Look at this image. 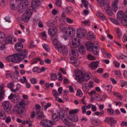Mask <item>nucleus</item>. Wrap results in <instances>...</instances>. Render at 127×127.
<instances>
[{
  "mask_svg": "<svg viewBox=\"0 0 127 127\" xmlns=\"http://www.w3.org/2000/svg\"><path fill=\"white\" fill-rule=\"evenodd\" d=\"M59 118L68 127H75L74 124L70 122V120L64 110L61 109L59 112L56 111L52 113V118L54 121H58Z\"/></svg>",
  "mask_w": 127,
  "mask_h": 127,
  "instance_id": "obj_1",
  "label": "nucleus"
},
{
  "mask_svg": "<svg viewBox=\"0 0 127 127\" xmlns=\"http://www.w3.org/2000/svg\"><path fill=\"white\" fill-rule=\"evenodd\" d=\"M92 76V74L90 72H82L79 71L76 76L77 81L79 83H82L84 81H87Z\"/></svg>",
  "mask_w": 127,
  "mask_h": 127,
  "instance_id": "obj_2",
  "label": "nucleus"
},
{
  "mask_svg": "<svg viewBox=\"0 0 127 127\" xmlns=\"http://www.w3.org/2000/svg\"><path fill=\"white\" fill-rule=\"evenodd\" d=\"M53 43L55 48L61 54L64 55L67 54L68 49L67 46L64 45H60V42L56 38L54 39Z\"/></svg>",
  "mask_w": 127,
  "mask_h": 127,
  "instance_id": "obj_3",
  "label": "nucleus"
},
{
  "mask_svg": "<svg viewBox=\"0 0 127 127\" xmlns=\"http://www.w3.org/2000/svg\"><path fill=\"white\" fill-rule=\"evenodd\" d=\"M63 34L65 36H64L63 38L65 40L67 39L68 37H73L75 34L76 31L75 30L71 27H66L64 28L62 30Z\"/></svg>",
  "mask_w": 127,
  "mask_h": 127,
  "instance_id": "obj_4",
  "label": "nucleus"
},
{
  "mask_svg": "<svg viewBox=\"0 0 127 127\" xmlns=\"http://www.w3.org/2000/svg\"><path fill=\"white\" fill-rule=\"evenodd\" d=\"M25 105L24 101H22L14 106L13 111L17 114H21L23 112Z\"/></svg>",
  "mask_w": 127,
  "mask_h": 127,
  "instance_id": "obj_5",
  "label": "nucleus"
},
{
  "mask_svg": "<svg viewBox=\"0 0 127 127\" xmlns=\"http://www.w3.org/2000/svg\"><path fill=\"white\" fill-rule=\"evenodd\" d=\"M32 13V9H27L22 16V20L25 22H28L31 17Z\"/></svg>",
  "mask_w": 127,
  "mask_h": 127,
  "instance_id": "obj_6",
  "label": "nucleus"
},
{
  "mask_svg": "<svg viewBox=\"0 0 127 127\" xmlns=\"http://www.w3.org/2000/svg\"><path fill=\"white\" fill-rule=\"evenodd\" d=\"M7 61L17 62L22 60L19 54H16L7 56L6 58Z\"/></svg>",
  "mask_w": 127,
  "mask_h": 127,
  "instance_id": "obj_7",
  "label": "nucleus"
},
{
  "mask_svg": "<svg viewBox=\"0 0 127 127\" xmlns=\"http://www.w3.org/2000/svg\"><path fill=\"white\" fill-rule=\"evenodd\" d=\"M81 40L76 38L71 39L69 41V45L71 48H76L80 45Z\"/></svg>",
  "mask_w": 127,
  "mask_h": 127,
  "instance_id": "obj_8",
  "label": "nucleus"
},
{
  "mask_svg": "<svg viewBox=\"0 0 127 127\" xmlns=\"http://www.w3.org/2000/svg\"><path fill=\"white\" fill-rule=\"evenodd\" d=\"M28 4L27 1H25L22 3H19L17 10V12L19 13H22L25 11L26 7Z\"/></svg>",
  "mask_w": 127,
  "mask_h": 127,
  "instance_id": "obj_9",
  "label": "nucleus"
},
{
  "mask_svg": "<svg viewBox=\"0 0 127 127\" xmlns=\"http://www.w3.org/2000/svg\"><path fill=\"white\" fill-rule=\"evenodd\" d=\"M57 31V29L55 27L50 28L48 30V34L52 37V39L53 40V41L54 39L56 38L58 40L56 35Z\"/></svg>",
  "mask_w": 127,
  "mask_h": 127,
  "instance_id": "obj_10",
  "label": "nucleus"
},
{
  "mask_svg": "<svg viewBox=\"0 0 127 127\" xmlns=\"http://www.w3.org/2000/svg\"><path fill=\"white\" fill-rule=\"evenodd\" d=\"M2 106L6 112H8L11 110V105L9 101H4L2 103Z\"/></svg>",
  "mask_w": 127,
  "mask_h": 127,
  "instance_id": "obj_11",
  "label": "nucleus"
},
{
  "mask_svg": "<svg viewBox=\"0 0 127 127\" xmlns=\"http://www.w3.org/2000/svg\"><path fill=\"white\" fill-rule=\"evenodd\" d=\"M8 98L11 100V101L13 103H16L19 100V95L17 94H11L8 97Z\"/></svg>",
  "mask_w": 127,
  "mask_h": 127,
  "instance_id": "obj_12",
  "label": "nucleus"
},
{
  "mask_svg": "<svg viewBox=\"0 0 127 127\" xmlns=\"http://www.w3.org/2000/svg\"><path fill=\"white\" fill-rule=\"evenodd\" d=\"M19 3L17 0H10V7L12 10H17V7Z\"/></svg>",
  "mask_w": 127,
  "mask_h": 127,
  "instance_id": "obj_13",
  "label": "nucleus"
},
{
  "mask_svg": "<svg viewBox=\"0 0 127 127\" xmlns=\"http://www.w3.org/2000/svg\"><path fill=\"white\" fill-rule=\"evenodd\" d=\"M86 32L84 29H78L76 32L77 37L79 38H82L86 35Z\"/></svg>",
  "mask_w": 127,
  "mask_h": 127,
  "instance_id": "obj_14",
  "label": "nucleus"
},
{
  "mask_svg": "<svg viewBox=\"0 0 127 127\" xmlns=\"http://www.w3.org/2000/svg\"><path fill=\"white\" fill-rule=\"evenodd\" d=\"M54 123L51 121L47 120H43L40 122V124L42 126L47 127H51L50 124L53 125Z\"/></svg>",
  "mask_w": 127,
  "mask_h": 127,
  "instance_id": "obj_15",
  "label": "nucleus"
},
{
  "mask_svg": "<svg viewBox=\"0 0 127 127\" xmlns=\"http://www.w3.org/2000/svg\"><path fill=\"white\" fill-rule=\"evenodd\" d=\"M60 20L62 22H65L66 21L69 23H72L73 22V21L69 17H66L64 13H63L61 15V18Z\"/></svg>",
  "mask_w": 127,
  "mask_h": 127,
  "instance_id": "obj_16",
  "label": "nucleus"
},
{
  "mask_svg": "<svg viewBox=\"0 0 127 127\" xmlns=\"http://www.w3.org/2000/svg\"><path fill=\"white\" fill-rule=\"evenodd\" d=\"M78 50L76 49L71 48L70 50V55L73 58H76L78 55Z\"/></svg>",
  "mask_w": 127,
  "mask_h": 127,
  "instance_id": "obj_17",
  "label": "nucleus"
},
{
  "mask_svg": "<svg viewBox=\"0 0 127 127\" xmlns=\"http://www.w3.org/2000/svg\"><path fill=\"white\" fill-rule=\"evenodd\" d=\"M104 9L106 11V12L108 15L110 16L113 15L110 5L109 4L106 3L105 4Z\"/></svg>",
  "mask_w": 127,
  "mask_h": 127,
  "instance_id": "obj_18",
  "label": "nucleus"
},
{
  "mask_svg": "<svg viewBox=\"0 0 127 127\" xmlns=\"http://www.w3.org/2000/svg\"><path fill=\"white\" fill-rule=\"evenodd\" d=\"M127 10L126 11L125 13L122 11L121 10L119 11L117 14V18L118 19L121 21L126 17V16L127 15Z\"/></svg>",
  "mask_w": 127,
  "mask_h": 127,
  "instance_id": "obj_19",
  "label": "nucleus"
},
{
  "mask_svg": "<svg viewBox=\"0 0 127 127\" xmlns=\"http://www.w3.org/2000/svg\"><path fill=\"white\" fill-rule=\"evenodd\" d=\"M52 94L56 100L61 103H64V101L62 99L58 97V96L59 95V94L57 91L55 90H53Z\"/></svg>",
  "mask_w": 127,
  "mask_h": 127,
  "instance_id": "obj_20",
  "label": "nucleus"
},
{
  "mask_svg": "<svg viewBox=\"0 0 127 127\" xmlns=\"http://www.w3.org/2000/svg\"><path fill=\"white\" fill-rule=\"evenodd\" d=\"M96 36L95 34L92 32H89L87 34V39L90 40H95Z\"/></svg>",
  "mask_w": 127,
  "mask_h": 127,
  "instance_id": "obj_21",
  "label": "nucleus"
},
{
  "mask_svg": "<svg viewBox=\"0 0 127 127\" xmlns=\"http://www.w3.org/2000/svg\"><path fill=\"white\" fill-rule=\"evenodd\" d=\"M98 62H93L89 65V67L92 70H94L98 66Z\"/></svg>",
  "mask_w": 127,
  "mask_h": 127,
  "instance_id": "obj_22",
  "label": "nucleus"
},
{
  "mask_svg": "<svg viewBox=\"0 0 127 127\" xmlns=\"http://www.w3.org/2000/svg\"><path fill=\"white\" fill-rule=\"evenodd\" d=\"M40 0H32V6L33 8H36L39 6L40 4Z\"/></svg>",
  "mask_w": 127,
  "mask_h": 127,
  "instance_id": "obj_23",
  "label": "nucleus"
},
{
  "mask_svg": "<svg viewBox=\"0 0 127 127\" xmlns=\"http://www.w3.org/2000/svg\"><path fill=\"white\" fill-rule=\"evenodd\" d=\"M85 46L87 50L89 51L92 50V47L93 46V43L91 41H89L85 43Z\"/></svg>",
  "mask_w": 127,
  "mask_h": 127,
  "instance_id": "obj_24",
  "label": "nucleus"
},
{
  "mask_svg": "<svg viewBox=\"0 0 127 127\" xmlns=\"http://www.w3.org/2000/svg\"><path fill=\"white\" fill-rule=\"evenodd\" d=\"M22 44L20 42L17 43L15 45V49L17 51L21 50L23 48Z\"/></svg>",
  "mask_w": 127,
  "mask_h": 127,
  "instance_id": "obj_25",
  "label": "nucleus"
},
{
  "mask_svg": "<svg viewBox=\"0 0 127 127\" xmlns=\"http://www.w3.org/2000/svg\"><path fill=\"white\" fill-rule=\"evenodd\" d=\"M70 62L71 64H74L75 66L76 67H78L79 66V63L78 62L76 58L71 57L70 59Z\"/></svg>",
  "mask_w": 127,
  "mask_h": 127,
  "instance_id": "obj_26",
  "label": "nucleus"
},
{
  "mask_svg": "<svg viewBox=\"0 0 127 127\" xmlns=\"http://www.w3.org/2000/svg\"><path fill=\"white\" fill-rule=\"evenodd\" d=\"M100 49H101V48L99 46H94L93 47L92 49L94 54L96 55H97L99 54V51Z\"/></svg>",
  "mask_w": 127,
  "mask_h": 127,
  "instance_id": "obj_27",
  "label": "nucleus"
},
{
  "mask_svg": "<svg viewBox=\"0 0 127 127\" xmlns=\"http://www.w3.org/2000/svg\"><path fill=\"white\" fill-rule=\"evenodd\" d=\"M64 12L67 14H70L72 11L73 9L72 7L69 6H67L63 9Z\"/></svg>",
  "mask_w": 127,
  "mask_h": 127,
  "instance_id": "obj_28",
  "label": "nucleus"
},
{
  "mask_svg": "<svg viewBox=\"0 0 127 127\" xmlns=\"http://www.w3.org/2000/svg\"><path fill=\"white\" fill-rule=\"evenodd\" d=\"M91 123L93 125L95 126H98L101 124V121L97 119L92 120Z\"/></svg>",
  "mask_w": 127,
  "mask_h": 127,
  "instance_id": "obj_29",
  "label": "nucleus"
},
{
  "mask_svg": "<svg viewBox=\"0 0 127 127\" xmlns=\"http://www.w3.org/2000/svg\"><path fill=\"white\" fill-rule=\"evenodd\" d=\"M6 114L4 111L2 109H0V119L4 120L6 117Z\"/></svg>",
  "mask_w": 127,
  "mask_h": 127,
  "instance_id": "obj_30",
  "label": "nucleus"
},
{
  "mask_svg": "<svg viewBox=\"0 0 127 127\" xmlns=\"http://www.w3.org/2000/svg\"><path fill=\"white\" fill-rule=\"evenodd\" d=\"M57 23V21L56 20L53 21L50 20L47 23V25L49 27H53Z\"/></svg>",
  "mask_w": 127,
  "mask_h": 127,
  "instance_id": "obj_31",
  "label": "nucleus"
},
{
  "mask_svg": "<svg viewBox=\"0 0 127 127\" xmlns=\"http://www.w3.org/2000/svg\"><path fill=\"white\" fill-rule=\"evenodd\" d=\"M88 85L86 83H84L83 84V90L85 92L87 93L89 90V87H88Z\"/></svg>",
  "mask_w": 127,
  "mask_h": 127,
  "instance_id": "obj_32",
  "label": "nucleus"
},
{
  "mask_svg": "<svg viewBox=\"0 0 127 127\" xmlns=\"http://www.w3.org/2000/svg\"><path fill=\"white\" fill-rule=\"evenodd\" d=\"M79 50L80 53L82 54H83L85 53V49L83 45H81L80 46L79 48Z\"/></svg>",
  "mask_w": 127,
  "mask_h": 127,
  "instance_id": "obj_33",
  "label": "nucleus"
},
{
  "mask_svg": "<svg viewBox=\"0 0 127 127\" xmlns=\"http://www.w3.org/2000/svg\"><path fill=\"white\" fill-rule=\"evenodd\" d=\"M120 21L121 24L125 26H127V15H126V17L121 20Z\"/></svg>",
  "mask_w": 127,
  "mask_h": 127,
  "instance_id": "obj_34",
  "label": "nucleus"
},
{
  "mask_svg": "<svg viewBox=\"0 0 127 127\" xmlns=\"http://www.w3.org/2000/svg\"><path fill=\"white\" fill-rule=\"evenodd\" d=\"M27 53V51L26 50H24L21 52V54H19L22 60L24 58L25 56Z\"/></svg>",
  "mask_w": 127,
  "mask_h": 127,
  "instance_id": "obj_35",
  "label": "nucleus"
},
{
  "mask_svg": "<svg viewBox=\"0 0 127 127\" xmlns=\"http://www.w3.org/2000/svg\"><path fill=\"white\" fill-rule=\"evenodd\" d=\"M113 94L115 96L117 97L119 100H122L123 98V96L119 93L116 92H112Z\"/></svg>",
  "mask_w": 127,
  "mask_h": 127,
  "instance_id": "obj_36",
  "label": "nucleus"
},
{
  "mask_svg": "<svg viewBox=\"0 0 127 127\" xmlns=\"http://www.w3.org/2000/svg\"><path fill=\"white\" fill-rule=\"evenodd\" d=\"M40 61V59L39 58H35L32 59L31 62V64H33L36 63L37 62Z\"/></svg>",
  "mask_w": 127,
  "mask_h": 127,
  "instance_id": "obj_37",
  "label": "nucleus"
},
{
  "mask_svg": "<svg viewBox=\"0 0 127 127\" xmlns=\"http://www.w3.org/2000/svg\"><path fill=\"white\" fill-rule=\"evenodd\" d=\"M97 16L102 20H107V18L104 16L101 12H99L97 14Z\"/></svg>",
  "mask_w": 127,
  "mask_h": 127,
  "instance_id": "obj_38",
  "label": "nucleus"
},
{
  "mask_svg": "<svg viewBox=\"0 0 127 127\" xmlns=\"http://www.w3.org/2000/svg\"><path fill=\"white\" fill-rule=\"evenodd\" d=\"M101 50L103 54L105 55L106 57L108 58H110L111 57V55L108 52L105 51L103 48L101 49Z\"/></svg>",
  "mask_w": 127,
  "mask_h": 127,
  "instance_id": "obj_39",
  "label": "nucleus"
},
{
  "mask_svg": "<svg viewBox=\"0 0 127 127\" xmlns=\"http://www.w3.org/2000/svg\"><path fill=\"white\" fill-rule=\"evenodd\" d=\"M21 87L20 85L19 84H18L16 85V89H12L11 90V91L13 93H15L17 92L20 89Z\"/></svg>",
  "mask_w": 127,
  "mask_h": 127,
  "instance_id": "obj_40",
  "label": "nucleus"
},
{
  "mask_svg": "<svg viewBox=\"0 0 127 127\" xmlns=\"http://www.w3.org/2000/svg\"><path fill=\"white\" fill-rule=\"evenodd\" d=\"M4 85L3 84H1L0 85V93L4 94L5 93L4 90Z\"/></svg>",
  "mask_w": 127,
  "mask_h": 127,
  "instance_id": "obj_41",
  "label": "nucleus"
},
{
  "mask_svg": "<svg viewBox=\"0 0 127 127\" xmlns=\"http://www.w3.org/2000/svg\"><path fill=\"white\" fill-rule=\"evenodd\" d=\"M5 42L7 43H11L12 42V37L8 36L7 37L5 40Z\"/></svg>",
  "mask_w": 127,
  "mask_h": 127,
  "instance_id": "obj_42",
  "label": "nucleus"
},
{
  "mask_svg": "<svg viewBox=\"0 0 127 127\" xmlns=\"http://www.w3.org/2000/svg\"><path fill=\"white\" fill-rule=\"evenodd\" d=\"M5 37L4 34L0 31V42H2L4 40V38Z\"/></svg>",
  "mask_w": 127,
  "mask_h": 127,
  "instance_id": "obj_43",
  "label": "nucleus"
},
{
  "mask_svg": "<svg viewBox=\"0 0 127 127\" xmlns=\"http://www.w3.org/2000/svg\"><path fill=\"white\" fill-rule=\"evenodd\" d=\"M37 115L38 118L39 119H41L44 117V115L43 113L39 111L37 113Z\"/></svg>",
  "mask_w": 127,
  "mask_h": 127,
  "instance_id": "obj_44",
  "label": "nucleus"
},
{
  "mask_svg": "<svg viewBox=\"0 0 127 127\" xmlns=\"http://www.w3.org/2000/svg\"><path fill=\"white\" fill-rule=\"evenodd\" d=\"M110 122L109 125L111 126L115 124L117 122L116 120H115L113 118H110Z\"/></svg>",
  "mask_w": 127,
  "mask_h": 127,
  "instance_id": "obj_45",
  "label": "nucleus"
},
{
  "mask_svg": "<svg viewBox=\"0 0 127 127\" xmlns=\"http://www.w3.org/2000/svg\"><path fill=\"white\" fill-rule=\"evenodd\" d=\"M43 47L46 51H49L50 50L49 47L47 44L44 43L43 45Z\"/></svg>",
  "mask_w": 127,
  "mask_h": 127,
  "instance_id": "obj_46",
  "label": "nucleus"
},
{
  "mask_svg": "<svg viewBox=\"0 0 127 127\" xmlns=\"http://www.w3.org/2000/svg\"><path fill=\"white\" fill-rule=\"evenodd\" d=\"M40 35H41L42 38L44 40H46L47 39V35L46 33L45 32H43L40 33Z\"/></svg>",
  "mask_w": 127,
  "mask_h": 127,
  "instance_id": "obj_47",
  "label": "nucleus"
},
{
  "mask_svg": "<svg viewBox=\"0 0 127 127\" xmlns=\"http://www.w3.org/2000/svg\"><path fill=\"white\" fill-rule=\"evenodd\" d=\"M110 20L114 24L116 25H119V23L118 21L116 19L111 18L110 19Z\"/></svg>",
  "mask_w": 127,
  "mask_h": 127,
  "instance_id": "obj_48",
  "label": "nucleus"
},
{
  "mask_svg": "<svg viewBox=\"0 0 127 127\" xmlns=\"http://www.w3.org/2000/svg\"><path fill=\"white\" fill-rule=\"evenodd\" d=\"M83 95L82 91L79 89H78L76 91V95L78 96L82 97Z\"/></svg>",
  "mask_w": 127,
  "mask_h": 127,
  "instance_id": "obj_49",
  "label": "nucleus"
},
{
  "mask_svg": "<svg viewBox=\"0 0 127 127\" xmlns=\"http://www.w3.org/2000/svg\"><path fill=\"white\" fill-rule=\"evenodd\" d=\"M97 2L98 4L101 6H105L104 0H97Z\"/></svg>",
  "mask_w": 127,
  "mask_h": 127,
  "instance_id": "obj_50",
  "label": "nucleus"
},
{
  "mask_svg": "<svg viewBox=\"0 0 127 127\" xmlns=\"http://www.w3.org/2000/svg\"><path fill=\"white\" fill-rule=\"evenodd\" d=\"M32 71L33 72H36L38 73H40V68L37 67H35L33 68L32 69Z\"/></svg>",
  "mask_w": 127,
  "mask_h": 127,
  "instance_id": "obj_51",
  "label": "nucleus"
},
{
  "mask_svg": "<svg viewBox=\"0 0 127 127\" xmlns=\"http://www.w3.org/2000/svg\"><path fill=\"white\" fill-rule=\"evenodd\" d=\"M20 81L23 83H26L27 82L26 78L25 77H23L22 78H20L19 79Z\"/></svg>",
  "mask_w": 127,
  "mask_h": 127,
  "instance_id": "obj_52",
  "label": "nucleus"
},
{
  "mask_svg": "<svg viewBox=\"0 0 127 127\" xmlns=\"http://www.w3.org/2000/svg\"><path fill=\"white\" fill-rule=\"evenodd\" d=\"M82 3L84 4V6L86 9L88 8V2L86 0H81Z\"/></svg>",
  "mask_w": 127,
  "mask_h": 127,
  "instance_id": "obj_53",
  "label": "nucleus"
},
{
  "mask_svg": "<svg viewBox=\"0 0 127 127\" xmlns=\"http://www.w3.org/2000/svg\"><path fill=\"white\" fill-rule=\"evenodd\" d=\"M14 83L13 82H11L8 84V87L11 90L12 89H13V88L14 86Z\"/></svg>",
  "mask_w": 127,
  "mask_h": 127,
  "instance_id": "obj_54",
  "label": "nucleus"
},
{
  "mask_svg": "<svg viewBox=\"0 0 127 127\" xmlns=\"http://www.w3.org/2000/svg\"><path fill=\"white\" fill-rule=\"evenodd\" d=\"M120 84L121 87H123L127 85V83L125 81H120Z\"/></svg>",
  "mask_w": 127,
  "mask_h": 127,
  "instance_id": "obj_55",
  "label": "nucleus"
},
{
  "mask_svg": "<svg viewBox=\"0 0 127 127\" xmlns=\"http://www.w3.org/2000/svg\"><path fill=\"white\" fill-rule=\"evenodd\" d=\"M5 5V3L4 0H0V7L3 8L4 7Z\"/></svg>",
  "mask_w": 127,
  "mask_h": 127,
  "instance_id": "obj_56",
  "label": "nucleus"
},
{
  "mask_svg": "<svg viewBox=\"0 0 127 127\" xmlns=\"http://www.w3.org/2000/svg\"><path fill=\"white\" fill-rule=\"evenodd\" d=\"M106 87L107 88L108 92L111 94V93L112 92V89L113 87L111 85H108Z\"/></svg>",
  "mask_w": 127,
  "mask_h": 127,
  "instance_id": "obj_57",
  "label": "nucleus"
},
{
  "mask_svg": "<svg viewBox=\"0 0 127 127\" xmlns=\"http://www.w3.org/2000/svg\"><path fill=\"white\" fill-rule=\"evenodd\" d=\"M30 82L32 84H35L37 82V80L35 78H32L30 79Z\"/></svg>",
  "mask_w": 127,
  "mask_h": 127,
  "instance_id": "obj_58",
  "label": "nucleus"
},
{
  "mask_svg": "<svg viewBox=\"0 0 127 127\" xmlns=\"http://www.w3.org/2000/svg\"><path fill=\"white\" fill-rule=\"evenodd\" d=\"M29 123L28 120H24L22 121L21 125L19 126V127H23V125H24L26 124H28Z\"/></svg>",
  "mask_w": 127,
  "mask_h": 127,
  "instance_id": "obj_59",
  "label": "nucleus"
},
{
  "mask_svg": "<svg viewBox=\"0 0 127 127\" xmlns=\"http://www.w3.org/2000/svg\"><path fill=\"white\" fill-rule=\"evenodd\" d=\"M119 2V0H113L112 2L111 5L118 6Z\"/></svg>",
  "mask_w": 127,
  "mask_h": 127,
  "instance_id": "obj_60",
  "label": "nucleus"
},
{
  "mask_svg": "<svg viewBox=\"0 0 127 127\" xmlns=\"http://www.w3.org/2000/svg\"><path fill=\"white\" fill-rule=\"evenodd\" d=\"M57 79V76L55 74H52L51 75V79L52 80L54 81Z\"/></svg>",
  "mask_w": 127,
  "mask_h": 127,
  "instance_id": "obj_61",
  "label": "nucleus"
},
{
  "mask_svg": "<svg viewBox=\"0 0 127 127\" xmlns=\"http://www.w3.org/2000/svg\"><path fill=\"white\" fill-rule=\"evenodd\" d=\"M79 110L77 109H75V110H70L69 112V113L70 114H73L78 112Z\"/></svg>",
  "mask_w": 127,
  "mask_h": 127,
  "instance_id": "obj_62",
  "label": "nucleus"
},
{
  "mask_svg": "<svg viewBox=\"0 0 127 127\" xmlns=\"http://www.w3.org/2000/svg\"><path fill=\"white\" fill-rule=\"evenodd\" d=\"M111 6L112 9L114 12H116L117 11L118 9V6L111 5Z\"/></svg>",
  "mask_w": 127,
  "mask_h": 127,
  "instance_id": "obj_63",
  "label": "nucleus"
},
{
  "mask_svg": "<svg viewBox=\"0 0 127 127\" xmlns=\"http://www.w3.org/2000/svg\"><path fill=\"white\" fill-rule=\"evenodd\" d=\"M58 10L55 9H53L51 11V13L52 14L54 15H57L58 14Z\"/></svg>",
  "mask_w": 127,
  "mask_h": 127,
  "instance_id": "obj_64",
  "label": "nucleus"
}]
</instances>
